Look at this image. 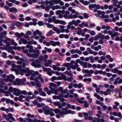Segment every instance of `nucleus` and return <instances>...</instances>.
<instances>
[{"instance_id":"5fc2aeb1","label":"nucleus","mask_w":122,"mask_h":122,"mask_svg":"<svg viewBox=\"0 0 122 122\" xmlns=\"http://www.w3.org/2000/svg\"><path fill=\"white\" fill-rule=\"evenodd\" d=\"M52 98L54 99H60V97L59 96V95L57 96L55 95L53 96L52 97Z\"/></svg>"},{"instance_id":"a878e982","label":"nucleus","mask_w":122,"mask_h":122,"mask_svg":"<svg viewBox=\"0 0 122 122\" xmlns=\"http://www.w3.org/2000/svg\"><path fill=\"white\" fill-rule=\"evenodd\" d=\"M51 110L52 111H54V112L56 114H58V113H60V112H61L60 111V110L57 108H56L54 110L53 109L51 108Z\"/></svg>"},{"instance_id":"2f4dec72","label":"nucleus","mask_w":122,"mask_h":122,"mask_svg":"<svg viewBox=\"0 0 122 122\" xmlns=\"http://www.w3.org/2000/svg\"><path fill=\"white\" fill-rule=\"evenodd\" d=\"M60 29H61V31L62 33H64V29L65 26L63 25H61L59 26Z\"/></svg>"},{"instance_id":"9b49d317","label":"nucleus","mask_w":122,"mask_h":122,"mask_svg":"<svg viewBox=\"0 0 122 122\" xmlns=\"http://www.w3.org/2000/svg\"><path fill=\"white\" fill-rule=\"evenodd\" d=\"M53 104L55 106H58L59 108L61 109L62 107V106L61 103L59 102L56 101L54 102Z\"/></svg>"},{"instance_id":"4468645a","label":"nucleus","mask_w":122,"mask_h":122,"mask_svg":"<svg viewBox=\"0 0 122 122\" xmlns=\"http://www.w3.org/2000/svg\"><path fill=\"white\" fill-rule=\"evenodd\" d=\"M52 81H53L54 80H61L62 78L60 76H59L58 77H56L55 76H53L50 79Z\"/></svg>"},{"instance_id":"a18cd8bd","label":"nucleus","mask_w":122,"mask_h":122,"mask_svg":"<svg viewBox=\"0 0 122 122\" xmlns=\"http://www.w3.org/2000/svg\"><path fill=\"white\" fill-rule=\"evenodd\" d=\"M43 70L45 72L47 71H51V69L50 68H46V67H44L43 68Z\"/></svg>"},{"instance_id":"774afa93","label":"nucleus","mask_w":122,"mask_h":122,"mask_svg":"<svg viewBox=\"0 0 122 122\" xmlns=\"http://www.w3.org/2000/svg\"><path fill=\"white\" fill-rule=\"evenodd\" d=\"M40 95L41 96L44 97L46 96V93L44 92H41L40 93Z\"/></svg>"},{"instance_id":"72a5a7b5","label":"nucleus","mask_w":122,"mask_h":122,"mask_svg":"<svg viewBox=\"0 0 122 122\" xmlns=\"http://www.w3.org/2000/svg\"><path fill=\"white\" fill-rule=\"evenodd\" d=\"M51 8V6H49L48 5H47L46 7H45V10L46 11H49L50 10V9Z\"/></svg>"},{"instance_id":"dca6fc26","label":"nucleus","mask_w":122,"mask_h":122,"mask_svg":"<svg viewBox=\"0 0 122 122\" xmlns=\"http://www.w3.org/2000/svg\"><path fill=\"white\" fill-rule=\"evenodd\" d=\"M50 67H52L53 68L54 70H57L58 71H60L61 70V69L60 67H58L55 65H53L52 66V67L51 66H50Z\"/></svg>"},{"instance_id":"f257e3e1","label":"nucleus","mask_w":122,"mask_h":122,"mask_svg":"<svg viewBox=\"0 0 122 122\" xmlns=\"http://www.w3.org/2000/svg\"><path fill=\"white\" fill-rule=\"evenodd\" d=\"M62 112H60V115L62 117H64V115H67L68 114H74L75 112L70 110H68L67 107H66L61 109Z\"/></svg>"},{"instance_id":"412c9836","label":"nucleus","mask_w":122,"mask_h":122,"mask_svg":"<svg viewBox=\"0 0 122 122\" xmlns=\"http://www.w3.org/2000/svg\"><path fill=\"white\" fill-rule=\"evenodd\" d=\"M13 84L14 85H20V82L19 79H16L15 81H13Z\"/></svg>"},{"instance_id":"c756f323","label":"nucleus","mask_w":122,"mask_h":122,"mask_svg":"<svg viewBox=\"0 0 122 122\" xmlns=\"http://www.w3.org/2000/svg\"><path fill=\"white\" fill-rule=\"evenodd\" d=\"M50 42H47L46 40L43 41V43L44 44H45L47 46H49L51 45Z\"/></svg>"},{"instance_id":"4c0bfd02","label":"nucleus","mask_w":122,"mask_h":122,"mask_svg":"<svg viewBox=\"0 0 122 122\" xmlns=\"http://www.w3.org/2000/svg\"><path fill=\"white\" fill-rule=\"evenodd\" d=\"M53 33V32L52 30H50L47 33V36H51L52 34Z\"/></svg>"},{"instance_id":"680f3d73","label":"nucleus","mask_w":122,"mask_h":122,"mask_svg":"<svg viewBox=\"0 0 122 122\" xmlns=\"http://www.w3.org/2000/svg\"><path fill=\"white\" fill-rule=\"evenodd\" d=\"M39 61H42L43 60V57L42 56H39L38 58V59Z\"/></svg>"},{"instance_id":"5701e85b","label":"nucleus","mask_w":122,"mask_h":122,"mask_svg":"<svg viewBox=\"0 0 122 122\" xmlns=\"http://www.w3.org/2000/svg\"><path fill=\"white\" fill-rule=\"evenodd\" d=\"M67 80L70 82H71L73 80V81L74 83H75L76 82V81L75 80H74L73 78L71 77H67Z\"/></svg>"},{"instance_id":"6ab92c4d","label":"nucleus","mask_w":122,"mask_h":122,"mask_svg":"<svg viewBox=\"0 0 122 122\" xmlns=\"http://www.w3.org/2000/svg\"><path fill=\"white\" fill-rule=\"evenodd\" d=\"M80 64L84 68H86L87 67V63L86 62L81 61L80 62Z\"/></svg>"},{"instance_id":"ddd939ff","label":"nucleus","mask_w":122,"mask_h":122,"mask_svg":"<svg viewBox=\"0 0 122 122\" xmlns=\"http://www.w3.org/2000/svg\"><path fill=\"white\" fill-rule=\"evenodd\" d=\"M26 69H25L27 72L26 74V76H30L31 74L34 72L32 70H28V68H26Z\"/></svg>"},{"instance_id":"20e7f679","label":"nucleus","mask_w":122,"mask_h":122,"mask_svg":"<svg viewBox=\"0 0 122 122\" xmlns=\"http://www.w3.org/2000/svg\"><path fill=\"white\" fill-rule=\"evenodd\" d=\"M34 52V53H33L28 54L27 56L30 57H32L34 59L37 58L38 57V55L40 54L39 51L37 50Z\"/></svg>"},{"instance_id":"603ef678","label":"nucleus","mask_w":122,"mask_h":122,"mask_svg":"<svg viewBox=\"0 0 122 122\" xmlns=\"http://www.w3.org/2000/svg\"><path fill=\"white\" fill-rule=\"evenodd\" d=\"M89 58L90 59V62L91 63H93L94 61V60L93 58V57L92 56L89 57Z\"/></svg>"},{"instance_id":"423d86ee","label":"nucleus","mask_w":122,"mask_h":122,"mask_svg":"<svg viewBox=\"0 0 122 122\" xmlns=\"http://www.w3.org/2000/svg\"><path fill=\"white\" fill-rule=\"evenodd\" d=\"M105 12L104 11H101L99 10L97 11V13L95 14V15L98 17H101L102 15H105Z\"/></svg>"},{"instance_id":"49530a36","label":"nucleus","mask_w":122,"mask_h":122,"mask_svg":"<svg viewBox=\"0 0 122 122\" xmlns=\"http://www.w3.org/2000/svg\"><path fill=\"white\" fill-rule=\"evenodd\" d=\"M66 23V22L64 21L60 20L59 24L63 25H65Z\"/></svg>"},{"instance_id":"1a4fd4ad","label":"nucleus","mask_w":122,"mask_h":122,"mask_svg":"<svg viewBox=\"0 0 122 122\" xmlns=\"http://www.w3.org/2000/svg\"><path fill=\"white\" fill-rule=\"evenodd\" d=\"M50 42L51 44V45L54 46H59L60 45V42L58 41H50Z\"/></svg>"},{"instance_id":"f8f14e48","label":"nucleus","mask_w":122,"mask_h":122,"mask_svg":"<svg viewBox=\"0 0 122 122\" xmlns=\"http://www.w3.org/2000/svg\"><path fill=\"white\" fill-rule=\"evenodd\" d=\"M54 3L56 4H57L59 3L61 5H63L64 4V3L61 0H54Z\"/></svg>"},{"instance_id":"f704fd0d","label":"nucleus","mask_w":122,"mask_h":122,"mask_svg":"<svg viewBox=\"0 0 122 122\" xmlns=\"http://www.w3.org/2000/svg\"><path fill=\"white\" fill-rule=\"evenodd\" d=\"M24 15L21 14H20L19 15V17H20L19 20L21 21H23L24 20V18H23Z\"/></svg>"},{"instance_id":"b1692460","label":"nucleus","mask_w":122,"mask_h":122,"mask_svg":"<svg viewBox=\"0 0 122 122\" xmlns=\"http://www.w3.org/2000/svg\"><path fill=\"white\" fill-rule=\"evenodd\" d=\"M78 65L77 63H75L74 65H72L71 66V67L72 69L73 70H75L76 68L78 67Z\"/></svg>"},{"instance_id":"a211bd4d","label":"nucleus","mask_w":122,"mask_h":122,"mask_svg":"<svg viewBox=\"0 0 122 122\" xmlns=\"http://www.w3.org/2000/svg\"><path fill=\"white\" fill-rule=\"evenodd\" d=\"M37 34L40 36L42 35V33L39 30H36L35 31L33 32V35L34 36H36Z\"/></svg>"},{"instance_id":"c85d7f7f","label":"nucleus","mask_w":122,"mask_h":122,"mask_svg":"<svg viewBox=\"0 0 122 122\" xmlns=\"http://www.w3.org/2000/svg\"><path fill=\"white\" fill-rule=\"evenodd\" d=\"M2 116L3 118H5V120L7 121H9L10 120V118H9L7 117V115L6 114H3Z\"/></svg>"},{"instance_id":"393cba45","label":"nucleus","mask_w":122,"mask_h":122,"mask_svg":"<svg viewBox=\"0 0 122 122\" xmlns=\"http://www.w3.org/2000/svg\"><path fill=\"white\" fill-rule=\"evenodd\" d=\"M7 116L8 117H9L10 118V119H11L13 121H15V119L12 116V114L11 113H9L7 115Z\"/></svg>"},{"instance_id":"6e6552de","label":"nucleus","mask_w":122,"mask_h":122,"mask_svg":"<svg viewBox=\"0 0 122 122\" xmlns=\"http://www.w3.org/2000/svg\"><path fill=\"white\" fill-rule=\"evenodd\" d=\"M20 90L19 89L14 88L13 89V94L18 96L20 95Z\"/></svg>"},{"instance_id":"338daca9","label":"nucleus","mask_w":122,"mask_h":122,"mask_svg":"<svg viewBox=\"0 0 122 122\" xmlns=\"http://www.w3.org/2000/svg\"><path fill=\"white\" fill-rule=\"evenodd\" d=\"M90 34L92 36H93L95 35L96 33L93 30H92L91 31V32H90Z\"/></svg>"},{"instance_id":"864d4df0","label":"nucleus","mask_w":122,"mask_h":122,"mask_svg":"<svg viewBox=\"0 0 122 122\" xmlns=\"http://www.w3.org/2000/svg\"><path fill=\"white\" fill-rule=\"evenodd\" d=\"M68 91V90L67 89H65L64 90H63L61 93L63 94H65L66 93H67Z\"/></svg>"},{"instance_id":"473e14b6","label":"nucleus","mask_w":122,"mask_h":122,"mask_svg":"<svg viewBox=\"0 0 122 122\" xmlns=\"http://www.w3.org/2000/svg\"><path fill=\"white\" fill-rule=\"evenodd\" d=\"M23 61V59L22 58H20V60L17 61V63L18 64H21Z\"/></svg>"},{"instance_id":"e433bc0d","label":"nucleus","mask_w":122,"mask_h":122,"mask_svg":"<svg viewBox=\"0 0 122 122\" xmlns=\"http://www.w3.org/2000/svg\"><path fill=\"white\" fill-rule=\"evenodd\" d=\"M40 38L39 40V41L40 42H42V41L43 40H44L45 37V36H40Z\"/></svg>"},{"instance_id":"4d7b16f0","label":"nucleus","mask_w":122,"mask_h":122,"mask_svg":"<svg viewBox=\"0 0 122 122\" xmlns=\"http://www.w3.org/2000/svg\"><path fill=\"white\" fill-rule=\"evenodd\" d=\"M116 25H117L118 26H122V21L116 22Z\"/></svg>"},{"instance_id":"a19ab883","label":"nucleus","mask_w":122,"mask_h":122,"mask_svg":"<svg viewBox=\"0 0 122 122\" xmlns=\"http://www.w3.org/2000/svg\"><path fill=\"white\" fill-rule=\"evenodd\" d=\"M36 15L38 17H40L43 14L41 13L37 12L36 13Z\"/></svg>"},{"instance_id":"8fccbe9b","label":"nucleus","mask_w":122,"mask_h":122,"mask_svg":"<svg viewBox=\"0 0 122 122\" xmlns=\"http://www.w3.org/2000/svg\"><path fill=\"white\" fill-rule=\"evenodd\" d=\"M7 54L5 52H3L2 53V55L1 56L4 58H7V57L6 56Z\"/></svg>"},{"instance_id":"f03ea898","label":"nucleus","mask_w":122,"mask_h":122,"mask_svg":"<svg viewBox=\"0 0 122 122\" xmlns=\"http://www.w3.org/2000/svg\"><path fill=\"white\" fill-rule=\"evenodd\" d=\"M12 66L13 67L11 68V70L13 71H18L19 70L20 71L25 73L26 72L25 69H21V67L20 66H16L15 64H12Z\"/></svg>"},{"instance_id":"c03bdc74","label":"nucleus","mask_w":122,"mask_h":122,"mask_svg":"<svg viewBox=\"0 0 122 122\" xmlns=\"http://www.w3.org/2000/svg\"><path fill=\"white\" fill-rule=\"evenodd\" d=\"M44 105V104L43 103H42L41 104H40L38 103L36 105L37 106V107H42Z\"/></svg>"},{"instance_id":"ea45409f","label":"nucleus","mask_w":122,"mask_h":122,"mask_svg":"<svg viewBox=\"0 0 122 122\" xmlns=\"http://www.w3.org/2000/svg\"><path fill=\"white\" fill-rule=\"evenodd\" d=\"M20 94H23L25 95H27V93L25 91L23 90L21 91H20Z\"/></svg>"},{"instance_id":"bf43d9fd","label":"nucleus","mask_w":122,"mask_h":122,"mask_svg":"<svg viewBox=\"0 0 122 122\" xmlns=\"http://www.w3.org/2000/svg\"><path fill=\"white\" fill-rule=\"evenodd\" d=\"M71 84L72 85L73 87L75 88H76L78 87V84L77 83L74 84L72 82L71 83Z\"/></svg>"},{"instance_id":"0e129e2a","label":"nucleus","mask_w":122,"mask_h":122,"mask_svg":"<svg viewBox=\"0 0 122 122\" xmlns=\"http://www.w3.org/2000/svg\"><path fill=\"white\" fill-rule=\"evenodd\" d=\"M54 0H50V5L49 6H52L53 5L54 3Z\"/></svg>"},{"instance_id":"3c124183","label":"nucleus","mask_w":122,"mask_h":122,"mask_svg":"<svg viewBox=\"0 0 122 122\" xmlns=\"http://www.w3.org/2000/svg\"><path fill=\"white\" fill-rule=\"evenodd\" d=\"M112 2L113 1L114 2L113 3V5L114 6H115L116 4L118 3V1L117 0H111Z\"/></svg>"},{"instance_id":"13d9d810","label":"nucleus","mask_w":122,"mask_h":122,"mask_svg":"<svg viewBox=\"0 0 122 122\" xmlns=\"http://www.w3.org/2000/svg\"><path fill=\"white\" fill-rule=\"evenodd\" d=\"M26 120L27 121V122H34V120H33L30 118H27L26 119Z\"/></svg>"},{"instance_id":"09e8293b","label":"nucleus","mask_w":122,"mask_h":122,"mask_svg":"<svg viewBox=\"0 0 122 122\" xmlns=\"http://www.w3.org/2000/svg\"><path fill=\"white\" fill-rule=\"evenodd\" d=\"M48 28H51L54 26V25H51L49 23H47L46 24Z\"/></svg>"},{"instance_id":"39448f33","label":"nucleus","mask_w":122,"mask_h":122,"mask_svg":"<svg viewBox=\"0 0 122 122\" xmlns=\"http://www.w3.org/2000/svg\"><path fill=\"white\" fill-rule=\"evenodd\" d=\"M42 109L44 111V113L45 115H47L49 114L50 111L49 107L45 106L43 107Z\"/></svg>"},{"instance_id":"9d476101","label":"nucleus","mask_w":122,"mask_h":122,"mask_svg":"<svg viewBox=\"0 0 122 122\" xmlns=\"http://www.w3.org/2000/svg\"><path fill=\"white\" fill-rule=\"evenodd\" d=\"M7 78L9 79V81L10 82H12L14 79L15 78L14 76L11 74L7 76Z\"/></svg>"},{"instance_id":"79ce46f5","label":"nucleus","mask_w":122,"mask_h":122,"mask_svg":"<svg viewBox=\"0 0 122 122\" xmlns=\"http://www.w3.org/2000/svg\"><path fill=\"white\" fill-rule=\"evenodd\" d=\"M71 57L72 58H77L79 57V56L76 54L72 55Z\"/></svg>"},{"instance_id":"aec40b11","label":"nucleus","mask_w":122,"mask_h":122,"mask_svg":"<svg viewBox=\"0 0 122 122\" xmlns=\"http://www.w3.org/2000/svg\"><path fill=\"white\" fill-rule=\"evenodd\" d=\"M15 35L19 38H20L21 37H22L24 35V33L22 32L19 33L18 32H17L15 33Z\"/></svg>"},{"instance_id":"6e6d98bb","label":"nucleus","mask_w":122,"mask_h":122,"mask_svg":"<svg viewBox=\"0 0 122 122\" xmlns=\"http://www.w3.org/2000/svg\"><path fill=\"white\" fill-rule=\"evenodd\" d=\"M36 85L38 87H40L41 86L40 82L39 81L36 83Z\"/></svg>"},{"instance_id":"bb28decb","label":"nucleus","mask_w":122,"mask_h":122,"mask_svg":"<svg viewBox=\"0 0 122 122\" xmlns=\"http://www.w3.org/2000/svg\"><path fill=\"white\" fill-rule=\"evenodd\" d=\"M119 70H118V69L117 68H115L113 69H112L111 70V71L114 73H118V71Z\"/></svg>"},{"instance_id":"052dcab7","label":"nucleus","mask_w":122,"mask_h":122,"mask_svg":"<svg viewBox=\"0 0 122 122\" xmlns=\"http://www.w3.org/2000/svg\"><path fill=\"white\" fill-rule=\"evenodd\" d=\"M38 103V102L36 99L35 100L33 101L32 102V103L33 104L35 105H36Z\"/></svg>"},{"instance_id":"f3484780","label":"nucleus","mask_w":122,"mask_h":122,"mask_svg":"<svg viewBox=\"0 0 122 122\" xmlns=\"http://www.w3.org/2000/svg\"><path fill=\"white\" fill-rule=\"evenodd\" d=\"M57 87L56 84H54L53 83L51 82L50 83L49 86V88L51 89H52L53 88H56Z\"/></svg>"},{"instance_id":"0eeeda50","label":"nucleus","mask_w":122,"mask_h":122,"mask_svg":"<svg viewBox=\"0 0 122 122\" xmlns=\"http://www.w3.org/2000/svg\"><path fill=\"white\" fill-rule=\"evenodd\" d=\"M34 74L35 75H38L37 78L41 80V81L42 83L44 82V80L42 77L41 75L39 73L38 71H35L34 72Z\"/></svg>"},{"instance_id":"cd10ccee","label":"nucleus","mask_w":122,"mask_h":122,"mask_svg":"<svg viewBox=\"0 0 122 122\" xmlns=\"http://www.w3.org/2000/svg\"><path fill=\"white\" fill-rule=\"evenodd\" d=\"M120 79V77H117L115 79V80L114 82V84L115 85H117L118 83V81Z\"/></svg>"},{"instance_id":"37998d69","label":"nucleus","mask_w":122,"mask_h":122,"mask_svg":"<svg viewBox=\"0 0 122 122\" xmlns=\"http://www.w3.org/2000/svg\"><path fill=\"white\" fill-rule=\"evenodd\" d=\"M93 78L94 79H100L101 78V77L99 76H95L93 77Z\"/></svg>"},{"instance_id":"7ed1b4c3","label":"nucleus","mask_w":122,"mask_h":122,"mask_svg":"<svg viewBox=\"0 0 122 122\" xmlns=\"http://www.w3.org/2000/svg\"><path fill=\"white\" fill-rule=\"evenodd\" d=\"M30 61H33L31 63V65L35 68H39L41 66V65L40 64V61L38 59H36L35 61L33 59L30 60Z\"/></svg>"},{"instance_id":"7c9ffc66","label":"nucleus","mask_w":122,"mask_h":122,"mask_svg":"<svg viewBox=\"0 0 122 122\" xmlns=\"http://www.w3.org/2000/svg\"><path fill=\"white\" fill-rule=\"evenodd\" d=\"M95 4H93L90 5L89 6V9L91 10H92L93 8L95 7Z\"/></svg>"},{"instance_id":"2eb2a0df","label":"nucleus","mask_w":122,"mask_h":122,"mask_svg":"<svg viewBox=\"0 0 122 122\" xmlns=\"http://www.w3.org/2000/svg\"><path fill=\"white\" fill-rule=\"evenodd\" d=\"M94 96L98 99H99L102 102L103 101V98L102 97H101V96L100 95H97V93H94Z\"/></svg>"},{"instance_id":"58836bf2","label":"nucleus","mask_w":122,"mask_h":122,"mask_svg":"<svg viewBox=\"0 0 122 122\" xmlns=\"http://www.w3.org/2000/svg\"><path fill=\"white\" fill-rule=\"evenodd\" d=\"M83 103H84V106L86 107H88L89 103L86 101H83Z\"/></svg>"},{"instance_id":"e2e57ef3","label":"nucleus","mask_w":122,"mask_h":122,"mask_svg":"<svg viewBox=\"0 0 122 122\" xmlns=\"http://www.w3.org/2000/svg\"><path fill=\"white\" fill-rule=\"evenodd\" d=\"M75 20H73L71 21L70 22H69V24L70 25H72L73 24H74V23H75Z\"/></svg>"},{"instance_id":"c9c22d12","label":"nucleus","mask_w":122,"mask_h":122,"mask_svg":"<svg viewBox=\"0 0 122 122\" xmlns=\"http://www.w3.org/2000/svg\"><path fill=\"white\" fill-rule=\"evenodd\" d=\"M118 35V33L117 32H114L112 35L111 36V37L112 38H114L115 36H117Z\"/></svg>"},{"instance_id":"4be33fe9","label":"nucleus","mask_w":122,"mask_h":122,"mask_svg":"<svg viewBox=\"0 0 122 122\" xmlns=\"http://www.w3.org/2000/svg\"><path fill=\"white\" fill-rule=\"evenodd\" d=\"M9 11L10 12H12L13 11H14L15 13H16L18 12L17 9L14 7L10 8Z\"/></svg>"},{"instance_id":"69168bd1","label":"nucleus","mask_w":122,"mask_h":122,"mask_svg":"<svg viewBox=\"0 0 122 122\" xmlns=\"http://www.w3.org/2000/svg\"><path fill=\"white\" fill-rule=\"evenodd\" d=\"M37 99H38L39 102H42V100H43L44 99H42L40 97H37Z\"/></svg>"},{"instance_id":"de8ad7c7","label":"nucleus","mask_w":122,"mask_h":122,"mask_svg":"<svg viewBox=\"0 0 122 122\" xmlns=\"http://www.w3.org/2000/svg\"><path fill=\"white\" fill-rule=\"evenodd\" d=\"M26 48L27 49H33V47L32 46L30 45H27L26 46Z\"/></svg>"}]
</instances>
